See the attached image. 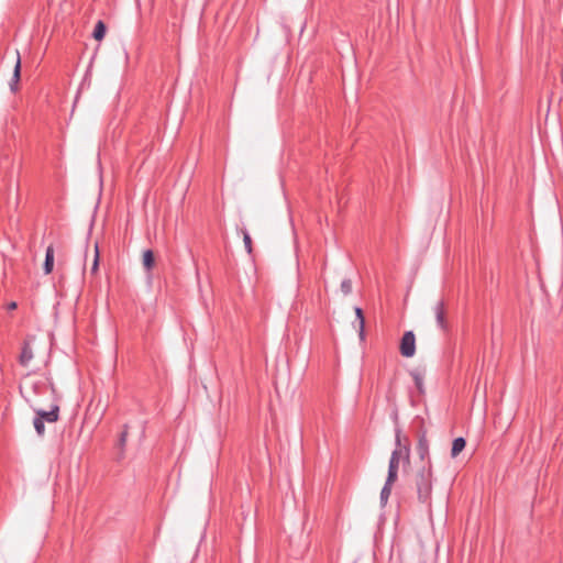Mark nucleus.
I'll return each instance as SVG.
<instances>
[{
    "label": "nucleus",
    "instance_id": "1",
    "mask_svg": "<svg viewBox=\"0 0 563 563\" xmlns=\"http://www.w3.org/2000/svg\"><path fill=\"white\" fill-rule=\"evenodd\" d=\"M24 399L32 405H44L46 399L57 396L56 389L47 377H27L20 386Z\"/></svg>",
    "mask_w": 563,
    "mask_h": 563
},
{
    "label": "nucleus",
    "instance_id": "2",
    "mask_svg": "<svg viewBox=\"0 0 563 563\" xmlns=\"http://www.w3.org/2000/svg\"><path fill=\"white\" fill-rule=\"evenodd\" d=\"M35 412L33 421L34 429L38 435L45 433L44 422L54 423L59 418V400L58 396L53 399H46L44 405H32Z\"/></svg>",
    "mask_w": 563,
    "mask_h": 563
},
{
    "label": "nucleus",
    "instance_id": "3",
    "mask_svg": "<svg viewBox=\"0 0 563 563\" xmlns=\"http://www.w3.org/2000/svg\"><path fill=\"white\" fill-rule=\"evenodd\" d=\"M405 443L401 444V430H396V449L391 452L388 465L387 481L396 482L398 476L399 463L401 460L409 462L410 446L407 438H404Z\"/></svg>",
    "mask_w": 563,
    "mask_h": 563
},
{
    "label": "nucleus",
    "instance_id": "4",
    "mask_svg": "<svg viewBox=\"0 0 563 563\" xmlns=\"http://www.w3.org/2000/svg\"><path fill=\"white\" fill-rule=\"evenodd\" d=\"M415 485L418 499L428 503L432 493V467L431 464L422 466L415 475Z\"/></svg>",
    "mask_w": 563,
    "mask_h": 563
},
{
    "label": "nucleus",
    "instance_id": "5",
    "mask_svg": "<svg viewBox=\"0 0 563 563\" xmlns=\"http://www.w3.org/2000/svg\"><path fill=\"white\" fill-rule=\"evenodd\" d=\"M400 354L405 357H412L416 353V336L412 331H407L400 341Z\"/></svg>",
    "mask_w": 563,
    "mask_h": 563
},
{
    "label": "nucleus",
    "instance_id": "6",
    "mask_svg": "<svg viewBox=\"0 0 563 563\" xmlns=\"http://www.w3.org/2000/svg\"><path fill=\"white\" fill-rule=\"evenodd\" d=\"M433 310H434V316H435L438 327L441 330H446L448 324H446V320H445V309H444L443 301L437 302Z\"/></svg>",
    "mask_w": 563,
    "mask_h": 563
},
{
    "label": "nucleus",
    "instance_id": "7",
    "mask_svg": "<svg viewBox=\"0 0 563 563\" xmlns=\"http://www.w3.org/2000/svg\"><path fill=\"white\" fill-rule=\"evenodd\" d=\"M20 76H21V58H20L19 52H16V62H15V66H14V70H13V76L10 81V89L12 91L18 90V84L20 81Z\"/></svg>",
    "mask_w": 563,
    "mask_h": 563
},
{
    "label": "nucleus",
    "instance_id": "8",
    "mask_svg": "<svg viewBox=\"0 0 563 563\" xmlns=\"http://www.w3.org/2000/svg\"><path fill=\"white\" fill-rule=\"evenodd\" d=\"M53 267H54V249H53V246H48L46 249V254H45L44 273L45 274L52 273Z\"/></svg>",
    "mask_w": 563,
    "mask_h": 563
},
{
    "label": "nucleus",
    "instance_id": "9",
    "mask_svg": "<svg viewBox=\"0 0 563 563\" xmlns=\"http://www.w3.org/2000/svg\"><path fill=\"white\" fill-rule=\"evenodd\" d=\"M33 356H34L33 351H32L30 344L25 343L22 347V352L20 355L21 365L27 366L30 364V362L32 361Z\"/></svg>",
    "mask_w": 563,
    "mask_h": 563
},
{
    "label": "nucleus",
    "instance_id": "10",
    "mask_svg": "<svg viewBox=\"0 0 563 563\" xmlns=\"http://www.w3.org/2000/svg\"><path fill=\"white\" fill-rule=\"evenodd\" d=\"M466 441L464 438L460 437L453 440L452 449H451V456L454 459L465 448Z\"/></svg>",
    "mask_w": 563,
    "mask_h": 563
},
{
    "label": "nucleus",
    "instance_id": "11",
    "mask_svg": "<svg viewBox=\"0 0 563 563\" xmlns=\"http://www.w3.org/2000/svg\"><path fill=\"white\" fill-rule=\"evenodd\" d=\"M417 452L423 460L429 454V443L426 435H421L417 443Z\"/></svg>",
    "mask_w": 563,
    "mask_h": 563
},
{
    "label": "nucleus",
    "instance_id": "12",
    "mask_svg": "<svg viewBox=\"0 0 563 563\" xmlns=\"http://www.w3.org/2000/svg\"><path fill=\"white\" fill-rule=\"evenodd\" d=\"M355 316H356V321H357V327H358V335H360L361 340H364L365 319H364L363 310L360 307L355 308Z\"/></svg>",
    "mask_w": 563,
    "mask_h": 563
},
{
    "label": "nucleus",
    "instance_id": "13",
    "mask_svg": "<svg viewBox=\"0 0 563 563\" xmlns=\"http://www.w3.org/2000/svg\"><path fill=\"white\" fill-rule=\"evenodd\" d=\"M395 482H389L386 479L385 482V485L384 487L382 488V492H380V503L382 505H386L387 501H388V498L391 494V487L394 485Z\"/></svg>",
    "mask_w": 563,
    "mask_h": 563
},
{
    "label": "nucleus",
    "instance_id": "14",
    "mask_svg": "<svg viewBox=\"0 0 563 563\" xmlns=\"http://www.w3.org/2000/svg\"><path fill=\"white\" fill-rule=\"evenodd\" d=\"M413 382H415V385L418 389V391L420 394H422L424 391V388H423V374L420 372V371H412L410 373Z\"/></svg>",
    "mask_w": 563,
    "mask_h": 563
},
{
    "label": "nucleus",
    "instance_id": "15",
    "mask_svg": "<svg viewBox=\"0 0 563 563\" xmlns=\"http://www.w3.org/2000/svg\"><path fill=\"white\" fill-rule=\"evenodd\" d=\"M106 31H107L106 24L102 21H98L95 25V30H93V34H92L93 38L97 41L103 40V37L106 35Z\"/></svg>",
    "mask_w": 563,
    "mask_h": 563
},
{
    "label": "nucleus",
    "instance_id": "16",
    "mask_svg": "<svg viewBox=\"0 0 563 563\" xmlns=\"http://www.w3.org/2000/svg\"><path fill=\"white\" fill-rule=\"evenodd\" d=\"M143 265L146 271H151L154 266V253L151 250H146L143 253Z\"/></svg>",
    "mask_w": 563,
    "mask_h": 563
},
{
    "label": "nucleus",
    "instance_id": "17",
    "mask_svg": "<svg viewBox=\"0 0 563 563\" xmlns=\"http://www.w3.org/2000/svg\"><path fill=\"white\" fill-rule=\"evenodd\" d=\"M241 233L243 235V242H244V246H245L246 252L249 254H252V239H251V235L249 234L246 229H242Z\"/></svg>",
    "mask_w": 563,
    "mask_h": 563
},
{
    "label": "nucleus",
    "instance_id": "18",
    "mask_svg": "<svg viewBox=\"0 0 563 563\" xmlns=\"http://www.w3.org/2000/svg\"><path fill=\"white\" fill-rule=\"evenodd\" d=\"M341 291L344 294V295H350L352 292V280L346 278V279H343L342 283H341Z\"/></svg>",
    "mask_w": 563,
    "mask_h": 563
},
{
    "label": "nucleus",
    "instance_id": "19",
    "mask_svg": "<svg viewBox=\"0 0 563 563\" xmlns=\"http://www.w3.org/2000/svg\"><path fill=\"white\" fill-rule=\"evenodd\" d=\"M98 266H99V249H98V244L95 245V257H93V263H92V267H91V273H96L98 271Z\"/></svg>",
    "mask_w": 563,
    "mask_h": 563
},
{
    "label": "nucleus",
    "instance_id": "20",
    "mask_svg": "<svg viewBox=\"0 0 563 563\" xmlns=\"http://www.w3.org/2000/svg\"><path fill=\"white\" fill-rule=\"evenodd\" d=\"M8 309H9V310H14V309H16V302H14V301L10 302V303L8 305Z\"/></svg>",
    "mask_w": 563,
    "mask_h": 563
},
{
    "label": "nucleus",
    "instance_id": "21",
    "mask_svg": "<svg viewBox=\"0 0 563 563\" xmlns=\"http://www.w3.org/2000/svg\"><path fill=\"white\" fill-rule=\"evenodd\" d=\"M125 437H126V433L123 432L122 435H121V442L123 443L125 441Z\"/></svg>",
    "mask_w": 563,
    "mask_h": 563
}]
</instances>
